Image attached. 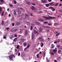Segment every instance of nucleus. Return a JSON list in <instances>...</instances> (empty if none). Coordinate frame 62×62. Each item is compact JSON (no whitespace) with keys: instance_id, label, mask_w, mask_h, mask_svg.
<instances>
[{"instance_id":"1","label":"nucleus","mask_w":62,"mask_h":62,"mask_svg":"<svg viewBox=\"0 0 62 62\" xmlns=\"http://www.w3.org/2000/svg\"><path fill=\"white\" fill-rule=\"evenodd\" d=\"M42 17L44 19H46V20H48V19H54V17H52L50 16H48V17L47 16H42Z\"/></svg>"},{"instance_id":"2","label":"nucleus","mask_w":62,"mask_h":62,"mask_svg":"<svg viewBox=\"0 0 62 62\" xmlns=\"http://www.w3.org/2000/svg\"><path fill=\"white\" fill-rule=\"evenodd\" d=\"M38 39L41 42H42V41H43L44 40V39H43V38L42 37H39Z\"/></svg>"},{"instance_id":"3","label":"nucleus","mask_w":62,"mask_h":62,"mask_svg":"<svg viewBox=\"0 0 62 62\" xmlns=\"http://www.w3.org/2000/svg\"><path fill=\"white\" fill-rule=\"evenodd\" d=\"M13 55H11L9 56V58L10 60H12V61H13Z\"/></svg>"},{"instance_id":"4","label":"nucleus","mask_w":62,"mask_h":62,"mask_svg":"<svg viewBox=\"0 0 62 62\" xmlns=\"http://www.w3.org/2000/svg\"><path fill=\"white\" fill-rule=\"evenodd\" d=\"M39 32H40V33H41V32H42V30H43V28H42V27L39 28Z\"/></svg>"},{"instance_id":"5","label":"nucleus","mask_w":62,"mask_h":62,"mask_svg":"<svg viewBox=\"0 0 62 62\" xmlns=\"http://www.w3.org/2000/svg\"><path fill=\"white\" fill-rule=\"evenodd\" d=\"M20 24H21V23L19 22H18L16 23V26H17L18 25H20Z\"/></svg>"},{"instance_id":"6","label":"nucleus","mask_w":62,"mask_h":62,"mask_svg":"<svg viewBox=\"0 0 62 62\" xmlns=\"http://www.w3.org/2000/svg\"><path fill=\"white\" fill-rule=\"evenodd\" d=\"M41 2L43 4H45L46 3V0H42L41 1Z\"/></svg>"},{"instance_id":"7","label":"nucleus","mask_w":62,"mask_h":62,"mask_svg":"<svg viewBox=\"0 0 62 62\" xmlns=\"http://www.w3.org/2000/svg\"><path fill=\"white\" fill-rule=\"evenodd\" d=\"M31 9H32L33 10H34L35 9V7L33 6H31Z\"/></svg>"},{"instance_id":"8","label":"nucleus","mask_w":62,"mask_h":62,"mask_svg":"<svg viewBox=\"0 0 62 62\" xmlns=\"http://www.w3.org/2000/svg\"><path fill=\"white\" fill-rule=\"evenodd\" d=\"M34 33H32V39L33 40L34 39Z\"/></svg>"},{"instance_id":"9","label":"nucleus","mask_w":62,"mask_h":62,"mask_svg":"<svg viewBox=\"0 0 62 62\" xmlns=\"http://www.w3.org/2000/svg\"><path fill=\"white\" fill-rule=\"evenodd\" d=\"M34 33H35V34H39V33L37 31H36V30H34Z\"/></svg>"},{"instance_id":"10","label":"nucleus","mask_w":62,"mask_h":62,"mask_svg":"<svg viewBox=\"0 0 62 62\" xmlns=\"http://www.w3.org/2000/svg\"><path fill=\"white\" fill-rule=\"evenodd\" d=\"M50 54H51V55H54V52H50Z\"/></svg>"},{"instance_id":"11","label":"nucleus","mask_w":62,"mask_h":62,"mask_svg":"<svg viewBox=\"0 0 62 62\" xmlns=\"http://www.w3.org/2000/svg\"><path fill=\"white\" fill-rule=\"evenodd\" d=\"M28 32V31H27V30H26L25 32V35L26 36L27 35V34L28 33V32Z\"/></svg>"},{"instance_id":"12","label":"nucleus","mask_w":62,"mask_h":62,"mask_svg":"<svg viewBox=\"0 0 62 62\" xmlns=\"http://www.w3.org/2000/svg\"><path fill=\"white\" fill-rule=\"evenodd\" d=\"M58 53L59 54H61V53H62V51L61 50H59L58 51Z\"/></svg>"},{"instance_id":"13","label":"nucleus","mask_w":62,"mask_h":62,"mask_svg":"<svg viewBox=\"0 0 62 62\" xmlns=\"http://www.w3.org/2000/svg\"><path fill=\"white\" fill-rule=\"evenodd\" d=\"M14 14L16 16L17 15V13H16V10H15L14 11Z\"/></svg>"},{"instance_id":"14","label":"nucleus","mask_w":62,"mask_h":62,"mask_svg":"<svg viewBox=\"0 0 62 62\" xmlns=\"http://www.w3.org/2000/svg\"><path fill=\"white\" fill-rule=\"evenodd\" d=\"M46 54V53H45V51H44V53L43 57L44 58L45 57V55Z\"/></svg>"},{"instance_id":"15","label":"nucleus","mask_w":62,"mask_h":62,"mask_svg":"<svg viewBox=\"0 0 62 62\" xmlns=\"http://www.w3.org/2000/svg\"><path fill=\"white\" fill-rule=\"evenodd\" d=\"M26 3L28 5H30V2L29 1H27L26 2Z\"/></svg>"},{"instance_id":"16","label":"nucleus","mask_w":62,"mask_h":62,"mask_svg":"<svg viewBox=\"0 0 62 62\" xmlns=\"http://www.w3.org/2000/svg\"><path fill=\"white\" fill-rule=\"evenodd\" d=\"M18 30H17V29H15L13 30V31H12V32H16Z\"/></svg>"},{"instance_id":"17","label":"nucleus","mask_w":62,"mask_h":62,"mask_svg":"<svg viewBox=\"0 0 62 62\" xmlns=\"http://www.w3.org/2000/svg\"><path fill=\"white\" fill-rule=\"evenodd\" d=\"M2 23H1V25H3V24H4V23H5V21H2Z\"/></svg>"},{"instance_id":"18","label":"nucleus","mask_w":62,"mask_h":62,"mask_svg":"<svg viewBox=\"0 0 62 62\" xmlns=\"http://www.w3.org/2000/svg\"><path fill=\"white\" fill-rule=\"evenodd\" d=\"M14 37H13V36H10L9 37V39H12Z\"/></svg>"},{"instance_id":"19","label":"nucleus","mask_w":62,"mask_h":62,"mask_svg":"<svg viewBox=\"0 0 62 62\" xmlns=\"http://www.w3.org/2000/svg\"><path fill=\"white\" fill-rule=\"evenodd\" d=\"M56 49H55L54 50H53V52H54V53H55H55H56Z\"/></svg>"},{"instance_id":"20","label":"nucleus","mask_w":62,"mask_h":62,"mask_svg":"<svg viewBox=\"0 0 62 62\" xmlns=\"http://www.w3.org/2000/svg\"><path fill=\"white\" fill-rule=\"evenodd\" d=\"M39 21H42V22H44V20L43 19H40L39 20Z\"/></svg>"},{"instance_id":"21","label":"nucleus","mask_w":62,"mask_h":62,"mask_svg":"<svg viewBox=\"0 0 62 62\" xmlns=\"http://www.w3.org/2000/svg\"><path fill=\"white\" fill-rule=\"evenodd\" d=\"M49 4L50 5V6H53V5H54V3L53 2L50 3Z\"/></svg>"},{"instance_id":"22","label":"nucleus","mask_w":62,"mask_h":62,"mask_svg":"<svg viewBox=\"0 0 62 62\" xmlns=\"http://www.w3.org/2000/svg\"><path fill=\"white\" fill-rule=\"evenodd\" d=\"M23 46L24 47H25V46H27V44H26L25 43H23Z\"/></svg>"},{"instance_id":"23","label":"nucleus","mask_w":62,"mask_h":62,"mask_svg":"<svg viewBox=\"0 0 62 62\" xmlns=\"http://www.w3.org/2000/svg\"><path fill=\"white\" fill-rule=\"evenodd\" d=\"M36 23L37 24H38V25H39V24H40V23L38 22H36Z\"/></svg>"},{"instance_id":"24","label":"nucleus","mask_w":62,"mask_h":62,"mask_svg":"<svg viewBox=\"0 0 62 62\" xmlns=\"http://www.w3.org/2000/svg\"><path fill=\"white\" fill-rule=\"evenodd\" d=\"M17 39V38H15L13 40L14 41V42H16V39Z\"/></svg>"},{"instance_id":"25","label":"nucleus","mask_w":62,"mask_h":62,"mask_svg":"<svg viewBox=\"0 0 62 62\" xmlns=\"http://www.w3.org/2000/svg\"><path fill=\"white\" fill-rule=\"evenodd\" d=\"M21 41H23V42H24V41H23V40H24V39H23V38H22L21 39Z\"/></svg>"},{"instance_id":"26","label":"nucleus","mask_w":62,"mask_h":62,"mask_svg":"<svg viewBox=\"0 0 62 62\" xmlns=\"http://www.w3.org/2000/svg\"><path fill=\"white\" fill-rule=\"evenodd\" d=\"M19 47H20V45H18L16 47V49H18L19 48Z\"/></svg>"},{"instance_id":"27","label":"nucleus","mask_w":62,"mask_h":62,"mask_svg":"<svg viewBox=\"0 0 62 62\" xmlns=\"http://www.w3.org/2000/svg\"><path fill=\"white\" fill-rule=\"evenodd\" d=\"M44 24H47V23H48V22L47 21L46 22H45L43 23Z\"/></svg>"},{"instance_id":"28","label":"nucleus","mask_w":62,"mask_h":62,"mask_svg":"<svg viewBox=\"0 0 62 62\" xmlns=\"http://www.w3.org/2000/svg\"><path fill=\"white\" fill-rule=\"evenodd\" d=\"M46 32H50V30L48 29L46 30Z\"/></svg>"},{"instance_id":"29","label":"nucleus","mask_w":62,"mask_h":62,"mask_svg":"<svg viewBox=\"0 0 62 62\" xmlns=\"http://www.w3.org/2000/svg\"><path fill=\"white\" fill-rule=\"evenodd\" d=\"M20 33L21 34V33H23V30H22L21 29H20Z\"/></svg>"},{"instance_id":"30","label":"nucleus","mask_w":62,"mask_h":62,"mask_svg":"<svg viewBox=\"0 0 62 62\" xmlns=\"http://www.w3.org/2000/svg\"><path fill=\"white\" fill-rule=\"evenodd\" d=\"M60 33H58L56 35V37H57V36H58L59 35H60Z\"/></svg>"},{"instance_id":"31","label":"nucleus","mask_w":62,"mask_h":62,"mask_svg":"<svg viewBox=\"0 0 62 62\" xmlns=\"http://www.w3.org/2000/svg\"><path fill=\"white\" fill-rule=\"evenodd\" d=\"M49 5L48 4H46V7H49Z\"/></svg>"},{"instance_id":"32","label":"nucleus","mask_w":62,"mask_h":62,"mask_svg":"<svg viewBox=\"0 0 62 62\" xmlns=\"http://www.w3.org/2000/svg\"><path fill=\"white\" fill-rule=\"evenodd\" d=\"M31 4L32 5H33V6H35L36 5V4L34 3H31Z\"/></svg>"},{"instance_id":"33","label":"nucleus","mask_w":62,"mask_h":62,"mask_svg":"<svg viewBox=\"0 0 62 62\" xmlns=\"http://www.w3.org/2000/svg\"><path fill=\"white\" fill-rule=\"evenodd\" d=\"M4 12H3L1 14V16H3V15H4Z\"/></svg>"},{"instance_id":"34","label":"nucleus","mask_w":62,"mask_h":62,"mask_svg":"<svg viewBox=\"0 0 62 62\" xmlns=\"http://www.w3.org/2000/svg\"><path fill=\"white\" fill-rule=\"evenodd\" d=\"M18 14L20 15V14H21V11H19L18 13Z\"/></svg>"},{"instance_id":"35","label":"nucleus","mask_w":62,"mask_h":62,"mask_svg":"<svg viewBox=\"0 0 62 62\" xmlns=\"http://www.w3.org/2000/svg\"><path fill=\"white\" fill-rule=\"evenodd\" d=\"M52 10L53 11H54L55 10V9H54V8H52Z\"/></svg>"},{"instance_id":"36","label":"nucleus","mask_w":62,"mask_h":62,"mask_svg":"<svg viewBox=\"0 0 62 62\" xmlns=\"http://www.w3.org/2000/svg\"><path fill=\"white\" fill-rule=\"evenodd\" d=\"M37 58H39V54H37Z\"/></svg>"},{"instance_id":"37","label":"nucleus","mask_w":62,"mask_h":62,"mask_svg":"<svg viewBox=\"0 0 62 62\" xmlns=\"http://www.w3.org/2000/svg\"><path fill=\"white\" fill-rule=\"evenodd\" d=\"M41 47H43V45H44V44L43 43H41Z\"/></svg>"},{"instance_id":"38","label":"nucleus","mask_w":62,"mask_h":62,"mask_svg":"<svg viewBox=\"0 0 62 62\" xmlns=\"http://www.w3.org/2000/svg\"><path fill=\"white\" fill-rule=\"evenodd\" d=\"M31 30H33V26H31Z\"/></svg>"},{"instance_id":"39","label":"nucleus","mask_w":62,"mask_h":62,"mask_svg":"<svg viewBox=\"0 0 62 62\" xmlns=\"http://www.w3.org/2000/svg\"><path fill=\"white\" fill-rule=\"evenodd\" d=\"M54 25H58V23H55L54 24Z\"/></svg>"},{"instance_id":"40","label":"nucleus","mask_w":62,"mask_h":62,"mask_svg":"<svg viewBox=\"0 0 62 62\" xmlns=\"http://www.w3.org/2000/svg\"><path fill=\"white\" fill-rule=\"evenodd\" d=\"M25 15L26 16V17H28L29 16L28 15H27V14H25Z\"/></svg>"},{"instance_id":"41","label":"nucleus","mask_w":62,"mask_h":62,"mask_svg":"<svg viewBox=\"0 0 62 62\" xmlns=\"http://www.w3.org/2000/svg\"><path fill=\"white\" fill-rule=\"evenodd\" d=\"M15 52H18V50L17 49H15Z\"/></svg>"},{"instance_id":"42","label":"nucleus","mask_w":62,"mask_h":62,"mask_svg":"<svg viewBox=\"0 0 62 62\" xmlns=\"http://www.w3.org/2000/svg\"><path fill=\"white\" fill-rule=\"evenodd\" d=\"M14 3H15V4H16V3H17V2L16 1L14 0Z\"/></svg>"},{"instance_id":"43","label":"nucleus","mask_w":62,"mask_h":62,"mask_svg":"<svg viewBox=\"0 0 62 62\" xmlns=\"http://www.w3.org/2000/svg\"><path fill=\"white\" fill-rule=\"evenodd\" d=\"M9 5L11 7H13V5H12L11 4H9Z\"/></svg>"},{"instance_id":"44","label":"nucleus","mask_w":62,"mask_h":62,"mask_svg":"<svg viewBox=\"0 0 62 62\" xmlns=\"http://www.w3.org/2000/svg\"><path fill=\"white\" fill-rule=\"evenodd\" d=\"M58 5V3H57L55 5V7H56Z\"/></svg>"},{"instance_id":"45","label":"nucleus","mask_w":62,"mask_h":62,"mask_svg":"<svg viewBox=\"0 0 62 62\" xmlns=\"http://www.w3.org/2000/svg\"><path fill=\"white\" fill-rule=\"evenodd\" d=\"M55 47V46H52V48H54V47Z\"/></svg>"},{"instance_id":"46","label":"nucleus","mask_w":62,"mask_h":62,"mask_svg":"<svg viewBox=\"0 0 62 62\" xmlns=\"http://www.w3.org/2000/svg\"><path fill=\"white\" fill-rule=\"evenodd\" d=\"M12 25L13 26H14V25H15V24L14 23H12Z\"/></svg>"},{"instance_id":"47","label":"nucleus","mask_w":62,"mask_h":62,"mask_svg":"<svg viewBox=\"0 0 62 62\" xmlns=\"http://www.w3.org/2000/svg\"><path fill=\"white\" fill-rule=\"evenodd\" d=\"M57 48H59V47H60V46L59 45H58L57 46Z\"/></svg>"},{"instance_id":"48","label":"nucleus","mask_w":62,"mask_h":62,"mask_svg":"<svg viewBox=\"0 0 62 62\" xmlns=\"http://www.w3.org/2000/svg\"><path fill=\"white\" fill-rule=\"evenodd\" d=\"M18 56H20V53H18Z\"/></svg>"},{"instance_id":"49","label":"nucleus","mask_w":62,"mask_h":62,"mask_svg":"<svg viewBox=\"0 0 62 62\" xmlns=\"http://www.w3.org/2000/svg\"><path fill=\"white\" fill-rule=\"evenodd\" d=\"M2 10V8L0 7V11H1Z\"/></svg>"},{"instance_id":"50","label":"nucleus","mask_w":62,"mask_h":62,"mask_svg":"<svg viewBox=\"0 0 62 62\" xmlns=\"http://www.w3.org/2000/svg\"><path fill=\"white\" fill-rule=\"evenodd\" d=\"M14 36H15V37H17V35H16V34H15V35Z\"/></svg>"},{"instance_id":"51","label":"nucleus","mask_w":62,"mask_h":62,"mask_svg":"<svg viewBox=\"0 0 62 62\" xmlns=\"http://www.w3.org/2000/svg\"><path fill=\"white\" fill-rule=\"evenodd\" d=\"M33 15V13H31V16H33V15Z\"/></svg>"},{"instance_id":"52","label":"nucleus","mask_w":62,"mask_h":62,"mask_svg":"<svg viewBox=\"0 0 62 62\" xmlns=\"http://www.w3.org/2000/svg\"><path fill=\"white\" fill-rule=\"evenodd\" d=\"M57 42V41H55L54 42V43H56Z\"/></svg>"},{"instance_id":"53","label":"nucleus","mask_w":62,"mask_h":62,"mask_svg":"<svg viewBox=\"0 0 62 62\" xmlns=\"http://www.w3.org/2000/svg\"><path fill=\"white\" fill-rule=\"evenodd\" d=\"M48 24L49 25H51V23H48Z\"/></svg>"},{"instance_id":"54","label":"nucleus","mask_w":62,"mask_h":62,"mask_svg":"<svg viewBox=\"0 0 62 62\" xmlns=\"http://www.w3.org/2000/svg\"><path fill=\"white\" fill-rule=\"evenodd\" d=\"M55 34H57V33H58V32H57V31H55Z\"/></svg>"},{"instance_id":"55","label":"nucleus","mask_w":62,"mask_h":62,"mask_svg":"<svg viewBox=\"0 0 62 62\" xmlns=\"http://www.w3.org/2000/svg\"><path fill=\"white\" fill-rule=\"evenodd\" d=\"M6 29L7 30H9V28H8V27L6 28Z\"/></svg>"},{"instance_id":"56","label":"nucleus","mask_w":62,"mask_h":62,"mask_svg":"<svg viewBox=\"0 0 62 62\" xmlns=\"http://www.w3.org/2000/svg\"><path fill=\"white\" fill-rule=\"evenodd\" d=\"M6 38V36H4L3 38V39H5Z\"/></svg>"},{"instance_id":"57","label":"nucleus","mask_w":62,"mask_h":62,"mask_svg":"<svg viewBox=\"0 0 62 62\" xmlns=\"http://www.w3.org/2000/svg\"><path fill=\"white\" fill-rule=\"evenodd\" d=\"M48 2H51L52 1V0H48Z\"/></svg>"},{"instance_id":"58","label":"nucleus","mask_w":62,"mask_h":62,"mask_svg":"<svg viewBox=\"0 0 62 62\" xmlns=\"http://www.w3.org/2000/svg\"><path fill=\"white\" fill-rule=\"evenodd\" d=\"M57 41L58 42H60V40L59 39H58L57 40Z\"/></svg>"},{"instance_id":"59","label":"nucleus","mask_w":62,"mask_h":62,"mask_svg":"<svg viewBox=\"0 0 62 62\" xmlns=\"http://www.w3.org/2000/svg\"><path fill=\"white\" fill-rule=\"evenodd\" d=\"M60 50H62V47H61L60 48Z\"/></svg>"},{"instance_id":"60","label":"nucleus","mask_w":62,"mask_h":62,"mask_svg":"<svg viewBox=\"0 0 62 62\" xmlns=\"http://www.w3.org/2000/svg\"><path fill=\"white\" fill-rule=\"evenodd\" d=\"M39 53L40 54H42V52L41 51Z\"/></svg>"},{"instance_id":"61","label":"nucleus","mask_w":62,"mask_h":62,"mask_svg":"<svg viewBox=\"0 0 62 62\" xmlns=\"http://www.w3.org/2000/svg\"><path fill=\"white\" fill-rule=\"evenodd\" d=\"M30 46V45H28V46H27L28 48V47H29Z\"/></svg>"},{"instance_id":"62","label":"nucleus","mask_w":62,"mask_h":62,"mask_svg":"<svg viewBox=\"0 0 62 62\" xmlns=\"http://www.w3.org/2000/svg\"><path fill=\"white\" fill-rule=\"evenodd\" d=\"M20 9H21L22 10H23V9L22 8H20Z\"/></svg>"},{"instance_id":"63","label":"nucleus","mask_w":62,"mask_h":62,"mask_svg":"<svg viewBox=\"0 0 62 62\" xmlns=\"http://www.w3.org/2000/svg\"><path fill=\"white\" fill-rule=\"evenodd\" d=\"M47 39H48L50 40L51 39V38H48Z\"/></svg>"},{"instance_id":"64","label":"nucleus","mask_w":62,"mask_h":62,"mask_svg":"<svg viewBox=\"0 0 62 62\" xmlns=\"http://www.w3.org/2000/svg\"><path fill=\"white\" fill-rule=\"evenodd\" d=\"M59 11H60V12H62V10H61Z\"/></svg>"}]
</instances>
